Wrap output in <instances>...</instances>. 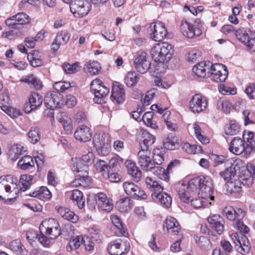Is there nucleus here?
I'll use <instances>...</instances> for the list:
<instances>
[{
    "mask_svg": "<svg viewBox=\"0 0 255 255\" xmlns=\"http://www.w3.org/2000/svg\"><path fill=\"white\" fill-rule=\"evenodd\" d=\"M187 188L198 194H201L202 199L190 200L191 205L196 209L206 206V201H214L213 180L209 177L200 176L190 180Z\"/></svg>",
    "mask_w": 255,
    "mask_h": 255,
    "instance_id": "obj_1",
    "label": "nucleus"
},
{
    "mask_svg": "<svg viewBox=\"0 0 255 255\" xmlns=\"http://www.w3.org/2000/svg\"><path fill=\"white\" fill-rule=\"evenodd\" d=\"M40 234L36 237L39 243L44 247L49 248L51 240L56 239L61 234L59 223L54 219L42 221L39 226Z\"/></svg>",
    "mask_w": 255,
    "mask_h": 255,
    "instance_id": "obj_2",
    "label": "nucleus"
},
{
    "mask_svg": "<svg viewBox=\"0 0 255 255\" xmlns=\"http://www.w3.org/2000/svg\"><path fill=\"white\" fill-rule=\"evenodd\" d=\"M18 192L16 180L11 175L0 177V200L7 204L14 201Z\"/></svg>",
    "mask_w": 255,
    "mask_h": 255,
    "instance_id": "obj_3",
    "label": "nucleus"
},
{
    "mask_svg": "<svg viewBox=\"0 0 255 255\" xmlns=\"http://www.w3.org/2000/svg\"><path fill=\"white\" fill-rule=\"evenodd\" d=\"M247 140L245 143L244 140L238 137H234L231 141L229 145V151L236 154L249 155L254 149H255V140L253 133L248 134Z\"/></svg>",
    "mask_w": 255,
    "mask_h": 255,
    "instance_id": "obj_4",
    "label": "nucleus"
},
{
    "mask_svg": "<svg viewBox=\"0 0 255 255\" xmlns=\"http://www.w3.org/2000/svg\"><path fill=\"white\" fill-rule=\"evenodd\" d=\"M151 55L154 61L168 62L173 53L171 44L166 42L156 44L151 49Z\"/></svg>",
    "mask_w": 255,
    "mask_h": 255,
    "instance_id": "obj_5",
    "label": "nucleus"
},
{
    "mask_svg": "<svg viewBox=\"0 0 255 255\" xmlns=\"http://www.w3.org/2000/svg\"><path fill=\"white\" fill-rule=\"evenodd\" d=\"M91 7V4L88 0H71L70 2L71 12L77 18L87 15Z\"/></svg>",
    "mask_w": 255,
    "mask_h": 255,
    "instance_id": "obj_6",
    "label": "nucleus"
},
{
    "mask_svg": "<svg viewBox=\"0 0 255 255\" xmlns=\"http://www.w3.org/2000/svg\"><path fill=\"white\" fill-rule=\"evenodd\" d=\"M91 91L95 95L94 101L96 103L101 104L104 98L109 93L110 90L102 85V82L100 79L94 80L90 85Z\"/></svg>",
    "mask_w": 255,
    "mask_h": 255,
    "instance_id": "obj_7",
    "label": "nucleus"
},
{
    "mask_svg": "<svg viewBox=\"0 0 255 255\" xmlns=\"http://www.w3.org/2000/svg\"><path fill=\"white\" fill-rule=\"evenodd\" d=\"M133 65L139 73L141 74L146 73L151 66L147 53L143 51H138L134 61Z\"/></svg>",
    "mask_w": 255,
    "mask_h": 255,
    "instance_id": "obj_8",
    "label": "nucleus"
},
{
    "mask_svg": "<svg viewBox=\"0 0 255 255\" xmlns=\"http://www.w3.org/2000/svg\"><path fill=\"white\" fill-rule=\"evenodd\" d=\"M137 163L142 170L147 171L152 168L153 162L151 149L140 148L137 152Z\"/></svg>",
    "mask_w": 255,
    "mask_h": 255,
    "instance_id": "obj_9",
    "label": "nucleus"
},
{
    "mask_svg": "<svg viewBox=\"0 0 255 255\" xmlns=\"http://www.w3.org/2000/svg\"><path fill=\"white\" fill-rule=\"evenodd\" d=\"M129 248L130 246L128 242L119 239L109 244L108 251L111 255H123L128 252Z\"/></svg>",
    "mask_w": 255,
    "mask_h": 255,
    "instance_id": "obj_10",
    "label": "nucleus"
},
{
    "mask_svg": "<svg viewBox=\"0 0 255 255\" xmlns=\"http://www.w3.org/2000/svg\"><path fill=\"white\" fill-rule=\"evenodd\" d=\"M210 74L215 82H225L228 74L227 68L220 63H215L213 65L210 64Z\"/></svg>",
    "mask_w": 255,
    "mask_h": 255,
    "instance_id": "obj_11",
    "label": "nucleus"
},
{
    "mask_svg": "<svg viewBox=\"0 0 255 255\" xmlns=\"http://www.w3.org/2000/svg\"><path fill=\"white\" fill-rule=\"evenodd\" d=\"M201 26L199 22L196 25H192L186 20H183L180 24V30L184 36L192 38L194 36H199L202 34Z\"/></svg>",
    "mask_w": 255,
    "mask_h": 255,
    "instance_id": "obj_12",
    "label": "nucleus"
},
{
    "mask_svg": "<svg viewBox=\"0 0 255 255\" xmlns=\"http://www.w3.org/2000/svg\"><path fill=\"white\" fill-rule=\"evenodd\" d=\"M151 38L156 41L163 40L167 34L165 26L162 23H152L147 29Z\"/></svg>",
    "mask_w": 255,
    "mask_h": 255,
    "instance_id": "obj_13",
    "label": "nucleus"
},
{
    "mask_svg": "<svg viewBox=\"0 0 255 255\" xmlns=\"http://www.w3.org/2000/svg\"><path fill=\"white\" fill-rule=\"evenodd\" d=\"M207 106L208 100L206 97L199 94L194 95L189 104L191 112H204L206 110Z\"/></svg>",
    "mask_w": 255,
    "mask_h": 255,
    "instance_id": "obj_14",
    "label": "nucleus"
},
{
    "mask_svg": "<svg viewBox=\"0 0 255 255\" xmlns=\"http://www.w3.org/2000/svg\"><path fill=\"white\" fill-rule=\"evenodd\" d=\"M93 143L97 150L101 153L108 149L110 147V136L108 133H96L93 137Z\"/></svg>",
    "mask_w": 255,
    "mask_h": 255,
    "instance_id": "obj_15",
    "label": "nucleus"
},
{
    "mask_svg": "<svg viewBox=\"0 0 255 255\" xmlns=\"http://www.w3.org/2000/svg\"><path fill=\"white\" fill-rule=\"evenodd\" d=\"M43 103L42 97L36 92H33L23 106L24 112H32L38 110Z\"/></svg>",
    "mask_w": 255,
    "mask_h": 255,
    "instance_id": "obj_16",
    "label": "nucleus"
},
{
    "mask_svg": "<svg viewBox=\"0 0 255 255\" xmlns=\"http://www.w3.org/2000/svg\"><path fill=\"white\" fill-rule=\"evenodd\" d=\"M123 187L127 194L134 198L144 199L147 198L144 191L133 182H126L123 184Z\"/></svg>",
    "mask_w": 255,
    "mask_h": 255,
    "instance_id": "obj_17",
    "label": "nucleus"
},
{
    "mask_svg": "<svg viewBox=\"0 0 255 255\" xmlns=\"http://www.w3.org/2000/svg\"><path fill=\"white\" fill-rule=\"evenodd\" d=\"M178 163L179 161L177 160H175L173 162H171L170 164H168L166 170L159 166V165L156 166L154 164V165H152V168L148 171H151L155 175L158 176L160 179L167 182L169 179V174L170 170L171 169L172 167L175 164H178Z\"/></svg>",
    "mask_w": 255,
    "mask_h": 255,
    "instance_id": "obj_18",
    "label": "nucleus"
},
{
    "mask_svg": "<svg viewBox=\"0 0 255 255\" xmlns=\"http://www.w3.org/2000/svg\"><path fill=\"white\" fill-rule=\"evenodd\" d=\"M62 96L60 94L53 92L47 94L44 98V103L47 108L51 110H55L61 107Z\"/></svg>",
    "mask_w": 255,
    "mask_h": 255,
    "instance_id": "obj_19",
    "label": "nucleus"
},
{
    "mask_svg": "<svg viewBox=\"0 0 255 255\" xmlns=\"http://www.w3.org/2000/svg\"><path fill=\"white\" fill-rule=\"evenodd\" d=\"M95 199L98 207L102 210L111 211L113 208L112 200L103 193L99 192L95 196Z\"/></svg>",
    "mask_w": 255,
    "mask_h": 255,
    "instance_id": "obj_20",
    "label": "nucleus"
},
{
    "mask_svg": "<svg viewBox=\"0 0 255 255\" xmlns=\"http://www.w3.org/2000/svg\"><path fill=\"white\" fill-rule=\"evenodd\" d=\"M111 98L118 104H122L125 99V90L123 85L119 82H115L112 87Z\"/></svg>",
    "mask_w": 255,
    "mask_h": 255,
    "instance_id": "obj_21",
    "label": "nucleus"
},
{
    "mask_svg": "<svg viewBox=\"0 0 255 255\" xmlns=\"http://www.w3.org/2000/svg\"><path fill=\"white\" fill-rule=\"evenodd\" d=\"M240 163H241V161L240 159L234 161L233 163L231 162V165L224 171L220 172V175L225 181H229L232 177L236 175L237 171L239 170Z\"/></svg>",
    "mask_w": 255,
    "mask_h": 255,
    "instance_id": "obj_22",
    "label": "nucleus"
},
{
    "mask_svg": "<svg viewBox=\"0 0 255 255\" xmlns=\"http://www.w3.org/2000/svg\"><path fill=\"white\" fill-rule=\"evenodd\" d=\"M247 169L248 174L240 176L238 180L241 181L243 185L250 186L253 183V178H255V165L251 163H248L247 164Z\"/></svg>",
    "mask_w": 255,
    "mask_h": 255,
    "instance_id": "obj_23",
    "label": "nucleus"
},
{
    "mask_svg": "<svg viewBox=\"0 0 255 255\" xmlns=\"http://www.w3.org/2000/svg\"><path fill=\"white\" fill-rule=\"evenodd\" d=\"M208 222L211 227L219 235H222L225 230L224 221L219 215H213L208 217Z\"/></svg>",
    "mask_w": 255,
    "mask_h": 255,
    "instance_id": "obj_24",
    "label": "nucleus"
},
{
    "mask_svg": "<svg viewBox=\"0 0 255 255\" xmlns=\"http://www.w3.org/2000/svg\"><path fill=\"white\" fill-rule=\"evenodd\" d=\"M75 138L81 142L89 141L92 137L90 128L86 126H79L74 133Z\"/></svg>",
    "mask_w": 255,
    "mask_h": 255,
    "instance_id": "obj_25",
    "label": "nucleus"
},
{
    "mask_svg": "<svg viewBox=\"0 0 255 255\" xmlns=\"http://www.w3.org/2000/svg\"><path fill=\"white\" fill-rule=\"evenodd\" d=\"M228 220L231 221L242 220L245 213L241 208L235 209L232 207H226L223 210Z\"/></svg>",
    "mask_w": 255,
    "mask_h": 255,
    "instance_id": "obj_26",
    "label": "nucleus"
},
{
    "mask_svg": "<svg viewBox=\"0 0 255 255\" xmlns=\"http://www.w3.org/2000/svg\"><path fill=\"white\" fill-rule=\"evenodd\" d=\"M210 62H201L194 66L193 72L198 77L205 78L210 74Z\"/></svg>",
    "mask_w": 255,
    "mask_h": 255,
    "instance_id": "obj_27",
    "label": "nucleus"
},
{
    "mask_svg": "<svg viewBox=\"0 0 255 255\" xmlns=\"http://www.w3.org/2000/svg\"><path fill=\"white\" fill-rule=\"evenodd\" d=\"M172 235H177L179 231V224L176 219L172 217H167L163 225V229Z\"/></svg>",
    "mask_w": 255,
    "mask_h": 255,
    "instance_id": "obj_28",
    "label": "nucleus"
},
{
    "mask_svg": "<svg viewBox=\"0 0 255 255\" xmlns=\"http://www.w3.org/2000/svg\"><path fill=\"white\" fill-rule=\"evenodd\" d=\"M152 199L156 202H159L161 205L165 208H169L171 206L172 198L165 192L161 191L158 194H151Z\"/></svg>",
    "mask_w": 255,
    "mask_h": 255,
    "instance_id": "obj_29",
    "label": "nucleus"
},
{
    "mask_svg": "<svg viewBox=\"0 0 255 255\" xmlns=\"http://www.w3.org/2000/svg\"><path fill=\"white\" fill-rule=\"evenodd\" d=\"M125 165L128 174L132 178L137 182L140 180L141 177V172L136 166L135 162L131 160H127L125 162Z\"/></svg>",
    "mask_w": 255,
    "mask_h": 255,
    "instance_id": "obj_30",
    "label": "nucleus"
},
{
    "mask_svg": "<svg viewBox=\"0 0 255 255\" xmlns=\"http://www.w3.org/2000/svg\"><path fill=\"white\" fill-rule=\"evenodd\" d=\"M70 39L69 34L65 31L58 32L55 40L51 44V48L54 51H57L61 45L66 44Z\"/></svg>",
    "mask_w": 255,
    "mask_h": 255,
    "instance_id": "obj_31",
    "label": "nucleus"
},
{
    "mask_svg": "<svg viewBox=\"0 0 255 255\" xmlns=\"http://www.w3.org/2000/svg\"><path fill=\"white\" fill-rule=\"evenodd\" d=\"M57 120L62 124L64 130L68 134H70L72 132L73 125L72 121L69 118L67 113H59L56 116Z\"/></svg>",
    "mask_w": 255,
    "mask_h": 255,
    "instance_id": "obj_32",
    "label": "nucleus"
},
{
    "mask_svg": "<svg viewBox=\"0 0 255 255\" xmlns=\"http://www.w3.org/2000/svg\"><path fill=\"white\" fill-rule=\"evenodd\" d=\"M37 158H38L39 160H41L38 157L37 158H35V161H34L31 156L29 155L24 156L18 161V166L21 169L26 170L34 166L35 162H36L37 163V166H39Z\"/></svg>",
    "mask_w": 255,
    "mask_h": 255,
    "instance_id": "obj_33",
    "label": "nucleus"
},
{
    "mask_svg": "<svg viewBox=\"0 0 255 255\" xmlns=\"http://www.w3.org/2000/svg\"><path fill=\"white\" fill-rule=\"evenodd\" d=\"M84 70L91 75H96L99 73L101 67L99 63L96 61H89L84 65Z\"/></svg>",
    "mask_w": 255,
    "mask_h": 255,
    "instance_id": "obj_34",
    "label": "nucleus"
},
{
    "mask_svg": "<svg viewBox=\"0 0 255 255\" xmlns=\"http://www.w3.org/2000/svg\"><path fill=\"white\" fill-rule=\"evenodd\" d=\"M145 184L146 188L151 192V194L161 192L163 191V187L156 181L150 177H147L145 178Z\"/></svg>",
    "mask_w": 255,
    "mask_h": 255,
    "instance_id": "obj_35",
    "label": "nucleus"
},
{
    "mask_svg": "<svg viewBox=\"0 0 255 255\" xmlns=\"http://www.w3.org/2000/svg\"><path fill=\"white\" fill-rule=\"evenodd\" d=\"M70 199L74 203H76L79 209H82L84 208L85 203V199L81 191L79 190H73L70 196Z\"/></svg>",
    "mask_w": 255,
    "mask_h": 255,
    "instance_id": "obj_36",
    "label": "nucleus"
},
{
    "mask_svg": "<svg viewBox=\"0 0 255 255\" xmlns=\"http://www.w3.org/2000/svg\"><path fill=\"white\" fill-rule=\"evenodd\" d=\"M0 107L3 112H20L11 107L9 102V98L6 94L0 95Z\"/></svg>",
    "mask_w": 255,
    "mask_h": 255,
    "instance_id": "obj_37",
    "label": "nucleus"
},
{
    "mask_svg": "<svg viewBox=\"0 0 255 255\" xmlns=\"http://www.w3.org/2000/svg\"><path fill=\"white\" fill-rule=\"evenodd\" d=\"M24 148L20 145H13L10 147L8 150L7 155L10 160L15 161L17 160L20 155L23 153Z\"/></svg>",
    "mask_w": 255,
    "mask_h": 255,
    "instance_id": "obj_38",
    "label": "nucleus"
},
{
    "mask_svg": "<svg viewBox=\"0 0 255 255\" xmlns=\"http://www.w3.org/2000/svg\"><path fill=\"white\" fill-rule=\"evenodd\" d=\"M142 135L143 143L140 145V148L150 149V147L155 141V136L145 130L143 131Z\"/></svg>",
    "mask_w": 255,
    "mask_h": 255,
    "instance_id": "obj_39",
    "label": "nucleus"
},
{
    "mask_svg": "<svg viewBox=\"0 0 255 255\" xmlns=\"http://www.w3.org/2000/svg\"><path fill=\"white\" fill-rule=\"evenodd\" d=\"M254 33H255V31H253L250 29L242 28L236 31V35L240 41L244 43L252 37L251 35Z\"/></svg>",
    "mask_w": 255,
    "mask_h": 255,
    "instance_id": "obj_40",
    "label": "nucleus"
},
{
    "mask_svg": "<svg viewBox=\"0 0 255 255\" xmlns=\"http://www.w3.org/2000/svg\"><path fill=\"white\" fill-rule=\"evenodd\" d=\"M80 158L76 159V161L73 164L72 170L74 172H77L79 174H88L89 169V165L84 163Z\"/></svg>",
    "mask_w": 255,
    "mask_h": 255,
    "instance_id": "obj_41",
    "label": "nucleus"
},
{
    "mask_svg": "<svg viewBox=\"0 0 255 255\" xmlns=\"http://www.w3.org/2000/svg\"><path fill=\"white\" fill-rule=\"evenodd\" d=\"M116 207L121 212H128L132 208L130 199L128 198H124L119 200L116 203Z\"/></svg>",
    "mask_w": 255,
    "mask_h": 255,
    "instance_id": "obj_42",
    "label": "nucleus"
},
{
    "mask_svg": "<svg viewBox=\"0 0 255 255\" xmlns=\"http://www.w3.org/2000/svg\"><path fill=\"white\" fill-rule=\"evenodd\" d=\"M111 219L113 225L117 228L119 236H126L128 233L126 228L124 227L121 219L116 215H112Z\"/></svg>",
    "mask_w": 255,
    "mask_h": 255,
    "instance_id": "obj_43",
    "label": "nucleus"
},
{
    "mask_svg": "<svg viewBox=\"0 0 255 255\" xmlns=\"http://www.w3.org/2000/svg\"><path fill=\"white\" fill-rule=\"evenodd\" d=\"M139 77L134 71H129L125 77V83L128 87H133L138 82Z\"/></svg>",
    "mask_w": 255,
    "mask_h": 255,
    "instance_id": "obj_44",
    "label": "nucleus"
},
{
    "mask_svg": "<svg viewBox=\"0 0 255 255\" xmlns=\"http://www.w3.org/2000/svg\"><path fill=\"white\" fill-rule=\"evenodd\" d=\"M174 113H165L162 118L165 122L167 128L171 130H175L177 128L176 124L175 123L176 120L174 119Z\"/></svg>",
    "mask_w": 255,
    "mask_h": 255,
    "instance_id": "obj_45",
    "label": "nucleus"
},
{
    "mask_svg": "<svg viewBox=\"0 0 255 255\" xmlns=\"http://www.w3.org/2000/svg\"><path fill=\"white\" fill-rule=\"evenodd\" d=\"M9 248L18 255H25L26 253L24 246L18 240L11 242L9 244Z\"/></svg>",
    "mask_w": 255,
    "mask_h": 255,
    "instance_id": "obj_46",
    "label": "nucleus"
},
{
    "mask_svg": "<svg viewBox=\"0 0 255 255\" xmlns=\"http://www.w3.org/2000/svg\"><path fill=\"white\" fill-rule=\"evenodd\" d=\"M176 137L172 134H169L167 138L163 141V146L165 149L174 150L178 146Z\"/></svg>",
    "mask_w": 255,
    "mask_h": 255,
    "instance_id": "obj_47",
    "label": "nucleus"
},
{
    "mask_svg": "<svg viewBox=\"0 0 255 255\" xmlns=\"http://www.w3.org/2000/svg\"><path fill=\"white\" fill-rule=\"evenodd\" d=\"M240 131V126L235 121H231L225 127V132L229 135H235Z\"/></svg>",
    "mask_w": 255,
    "mask_h": 255,
    "instance_id": "obj_48",
    "label": "nucleus"
},
{
    "mask_svg": "<svg viewBox=\"0 0 255 255\" xmlns=\"http://www.w3.org/2000/svg\"><path fill=\"white\" fill-rule=\"evenodd\" d=\"M21 81L32 85L36 90H40L42 87L41 81L33 75L27 76L21 80Z\"/></svg>",
    "mask_w": 255,
    "mask_h": 255,
    "instance_id": "obj_49",
    "label": "nucleus"
},
{
    "mask_svg": "<svg viewBox=\"0 0 255 255\" xmlns=\"http://www.w3.org/2000/svg\"><path fill=\"white\" fill-rule=\"evenodd\" d=\"M27 59L31 66L34 67L40 66L43 64L42 60L38 57V51H34L32 53L28 54Z\"/></svg>",
    "mask_w": 255,
    "mask_h": 255,
    "instance_id": "obj_50",
    "label": "nucleus"
},
{
    "mask_svg": "<svg viewBox=\"0 0 255 255\" xmlns=\"http://www.w3.org/2000/svg\"><path fill=\"white\" fill-rule=\"evenodd\" d=\"M152 160L153 162V165L155 164L157 165L161 164L164 161L162 151L159 148L154 149L152 153Z\"/></svg>",
    "mask_w": 255,
    "mask_h": 255,
    "instance_id": "obj_51",
    "label": "nucleus"
},
{
    "mask_svg": "<svg viewBox=\"0 0 255 255\" xmlns=\"http://www.w3.org/2000/svg\"><path fill=\"white\" fill-rule=\"evenodd\" d=\"M62 68L67 74H74L80 69L79 63L77 62L72 64L68 63H64L62 65Z\"/></svg>",
    "mask_w": 255,
    "mask_h": 255,
    "instance_id": "obj_52",
    "label": "nucleus"
},
{
    "mask_svg": "<svg viewBox=\"0 0 255 255\" xmlns=\"http://www.w3.org/2000/svg\"><path fill=\"white\" fill-rule=\"evenodd\" d=\"M218 106L219 109L222 112L239 110V109L237 108V106L236 107L232 106L231 103L227 100L219 101Z\"/></svg>",
    "mask_w": 255,
    "mask_h": 255,
    "instance_id": "obj_53",
    "label": "nucleus"
},
{
    "mask_svg": "<svg viewBox=\"0 0 255 255\" xmlns=\"http://www.w3.org/2000/svg\"><path fill=\"white\" fill-rule=\"evenodd\" d=\"M153 113H144L142 115V121L146 126L155 129L157 126L153 120Z\"/></svg>",
    "mask_w": 255,
    "mask_h": 255,
    "instance_id": "obj_54",
    "label": "nucleus"
},
{
    "mask_svg": "<svg viewBox=\"0 0 255 255\" xmlns=\"http://www.w3.org/2000/svg\"><path fill=\"white\" fill-rule=\"evenodd\" d=\"M27 135L28 140L33 144L37 143L40 139L39 130L35 128H31Z\"/></svg>",
    "mask_w": 255,
    "mask_h": 255,
    "instance_id": "obj_55",
    "label": "nucleus"
},
{
    "mask_svg": "<svg viewBox=\"0 0 255 255\" xmlns=\"http://www.w3.org/2000/svg\"><path fill=\"white\" fill-rule=\"evenodd\" d=\"M178 195L183 202L188 203L190 200L191 195L185 189V186L181 185L178 188Z\"/></svg>",
    "mask_w": 255,
    "mask_h": 255,
    "instance_id": "obj_56",
    "label": "nucleus"
},
{
    "mask_svg": "<svg viewBox=\"0 0 255 255\" xmlns=\"http://www.w3.org/2000/svg\"><path fill=\"white\" fill-rule=\"evenodd\" d=\"M38 199L41 200H47L51 198V194L46 187H41L38 190Z\"/></svg>",
    "mask_w": 255,
    "mask_h": 255,
    "instance_id": "obj_57",
    "label": "nucleus"
},
{
    "mask_svg": "<svg viewBox=\"0 0 255 255\" xmlns=\"http://www.w3.org/2000/svg\"><path fill=\"white\" fill-rule=\"evenodd\" d=\"M183 148L187 152L191 154L199 153L203 152L202 147L196 144L191 145L186 143L184 144Z\"/></svg>",
    "mask_w": 255,
    "mask_h": 255,
    "instance_id": "obj_58",
    "label": "nucleus"
},
{
    "mask_svg": "<svg viewBox=\"0 0 255 255\" xmlns=\"http://www.w3.org/2000/svg\"><path fill=\"white\" fill-rule=\"evenodd\" d=\"M13 18H16L19 27L22 25L28 24L29 22L28 15L24 12H19L13 15Z\"/></svg>",
    "mask_w": 255,
    "mask_h": 255,
    "instance_id": "obj_59",
    "label": "nucleus"
},
{
    "mask_svg": "<svg viewBox=\"0 0 255 255\" xmlns=\"http://www.w3.org/2000/svg\"><path fill=\"white\" fill-rule=\"evenodd\" d=\"M155 64L153 65V71L157 74H163L166 72V61H154Z\"/></svg>",
    "mask_w": 255,
    "mask_h": 255,
    "instance_id": "obj_60",
    "label": "nucleus"
},
{
    "mask_svg": "<svg viewBox=\"0 0 255 255\" xmlns=\"http://www.w3.org/2000/svg\"><path fill=\"white\" fill-rule=\"evenodd\" d=\"M242 185L241 181L238 180L230 182L228 184V189L232 193H239L242 191Z\"/></svg>",
    "mask_w": 255,
    "mask_h": 255,
    "instance_id": "obj_61",
    "label": "nucleus"
},
{
    "mask_svg": "<svg viewBox=\"0 0 255 255\" xmlns=\"http://www.w3.org/2000/svg\"><path fill=\"white\" fill-rule=\"evenodd\" d=\"M84 238L82 236H77L69 242L68 247L71 250H76L79 248L81 245L84 244Z\"/></svg>",
    "mask_w": 255,
    "mask_h": 255,
    "instance_id": "obj_62",
    "label": "nucleus"
},
{
    "mask_svg": "<svg viewBox=\"0 0 255 255\" xmlns=\"http://www.w3.org/2000/svg\"><path fill=\"white\" fill-rule=\"evenodd\" d=\"M121 162L122 161L120 157L112 158L109 162V170H114L116 171L120 168Z\"/></svg>",
    "mask_w": 255,
    "mask_h": 255,
    "instance_id": "obj_63",
    "label": "nucleus"
},
{
    "mask_svg": "<svg viewBox=\"0 0 255 255\" xmlns=\"http://www.w3.org/2000/svg\"><path fill=\"white\" fill-rule=\"evenodd\" d=\"M105 176L111 182H117L121 180V176L114 170H109Z\"/></svg>",
    "mask_w": 255,
    "mask_h": 255,
    "instance_id": "obj_64",
    "label": "nucleus"
}]
</instances>
